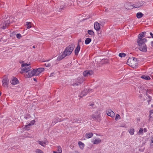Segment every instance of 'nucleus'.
Wrapping results in <instances>:
<instances>
[{"label": "nucleus", "mask_w": 153, "mask_h": 153, "mask_svg": "<svg viewBox=\"0 0 153 153\" xmlns=\"http://www.w3.org/2000/svg\"><path fill=\"white\" fill-rule=\"evenodd\" d=\"M53 152L54 153H59L58 152H56V151H53Z\"/></svg>", "instance_id": "nucleus-54"}, {"label": "nucleus", "mask_w": 153, "mask_h": 153, "mask_svg": "<svg viewBox=\"0 0 153 153\" xmlns=\"http://www.w3.org/2000/svg\"><path fill=\"white\" fill-rule=\"evenodd\" d=\"M44 70V68H40L37 69H33V71L31 72L30 75L29 74L28 75L27 77H32L34 75H39V74L43 72Z\"/></svg>", "instance_id": "nucleus-2"}, {"label": "nucleus", "mask_w": 153, "mask_h": 153, "mask_svg": "<svg viewBox=\"0 0 153 153\" xmlns=\"http://www.w3.org/2000/svg\"><path fill=\"white\" fill-rule=\"evenodd\" d=\"M77 80H78L77 81L78 83L80 84L83 81L84 79L82 78L79 77L77 79Z\"/></svg>", "instance_id": "nucleus-24"}, {"label": "nucleus", "mask_w": 153, "mask_h": 153, "mask_svg": "<svg viewBox=\"0 0 153 153\" xmlns=\"http://www.w3.org/2000/svg\"><path fill=\"white\" fill-rule=\"evenodd\" d=\"M36 152L37 153H43L42 151L39 149H37Z\"/></svg>", "instance_id": "nucleus-40"}, {"label": "nucleus", "mask_w": 153, "mask_h": 153, "mask_svg": "<svg viewBox=\"0 0 153 153\" xmlns=\"http://www.w3.org/2000/svg\"><path fill=\"white\" fill-rule=\"evenodd\" d=\"M80 84H79V83H78V82H77V83H74L73 84H72L71 85L73 86H78Z\"/></svg>", "instance_id": "nucleus-42"}, {"label": "nucleus", "mask_w": 153, "mask_h": 153, "mask_svg": "<svg viewBox=\"0 0 153 153\" xmlns=\"http://www.w3.org/2000/svg\"><path fill=\"white\" fill-rule=\"evenodd\" d=\"M93 73V72L92 71H84L83 72V75L85 76H90L92 75Z\"/></svg>", "instance_id": "nucleus-11"}, {"label": "nucleus", "mask_w": 153, "mask_h": 153, "mask_svg": "<svg viewBox=\"0 0 153 153\" xmlns=\"http://www.w3.org/2000/svg\"><path fill=\"white\" fill-rule=\"evenodd\" d=\"M39 144L41 146H44V145L46 143L45 141L43 142L41 141H38Z\"/></svg>", "instance_id": "nucleus-35"}, {"label": "nucleus", "mask_w": 153, "mask_h": 153, "mask_svg": "<svg viewBox=\"0 0 153 153\" xmlns=\"http://www.w3.org/2000/svg\"><path fill=\"white\" fill-rule=\"evenodd\" d=\"M151 45L153 47V41H152L151 42Z\"/></svg>", "instance_id": "nucleus-52"}, {"label": "nucleus", "mask_w": 153, "mask_h": 153, "mask_svg": "<svg viewBox=\"0 0 153 153\" xmlns=\"http://www.w3.org/2000/svg\"><path fill=\"white\" fill-rule=\"evenodd\" d=\"M144 2L142 1H140L136 2L134 4V7L138 8L142 6L144 4Z\"/></svg>", "instance_id": "nucleus-8"}, {"label": "nucleus", "mask_w": 153, "mask_h": 153, "mask_svg": "<svg viewBox=\"0 0 153 153\" xmlns=\"http://www.w3.org/2000/svg\"><path fill=\"white\" fill-rule=\"evenodd\" d=\"M146 33V32H143L140 33L137 40V42L139 46V49L141 51L146 52L147 50V46L145 43L147 41L146 38L142 39L145 36L144 34Z\"/></svg>", "instance_id": "nucleus-1"}, {"label": "nucleus", "mask_w": 153, "mask_h": 153, "mask_svg": "<svg viewBox=\"0 0 153 153\" xmlns=\"http://www.w3.org/2000/svg\"><path fill=\"white\" fill-rule=\"evenodd\" d=\"M150 34L151 36L152 37V38H153V34L152 32H150Z\"/></svg>", "instance_id": "nucleus-47"}, {"label": "nucleus", "mask_w": 153, "mask_h": 153, "mask_svg": "<svg viewBox=\"0 0 153 153\" xmlns=\"http://www.w3.org/2000/svg\"><path fill=\"white\" fill-rule=\"evenodd\" d=\"M101 141V140L100 138H98L97 139H95L93 141V143L94 144H97L100 143Z\"/></svg>", "instance_id": "nucleus-20"}, {"label": "nucleus", "mask_w": 153, "mask_h": 153, "mask_svg": "<svg viewBox=\"0 0 153 153\" xmlns=\"http://www.w3.org/2000/svg\"><path fill=\"white\" fill-rule=\"evenodd\" d=\"M33 80H34V81H36H36H37V80H36V78H33Z\"/></svg>", "instance_id": "nucleus-53"}, {"label": "nucleus", "mask_w": 153, "mask_h": 153, "mask_svg": "<svg viewBox=\"0 0 153 153\" xmlns=\"http://www.w3.org/2000/svg\"><path fill=\"white\" fill-rule=\"evenodd\" d=\"M78 144L81 149H83L84 146V144L81 141L78 142Z\"/></svg>", "instance_id": "nucleus-26"}, {"label": "nucleus", "mask_w": 153, "mask_h": 153, "mask_svg": "<svg viewBox=\"0 0 153 153\" xmlns=\"http://www.w3.org/2000/svg\"><path fill=\"white\" fill-rule=\"evenodd\" d=\"M33 48H35V46L34 45V46H33Z\"/></svg>", "instance_id": "nucleus-56"}, {"label": "nucleus", "mask_w": 153, "mask_h": 153, "mask_svg": "<svg viewBox=\"0 0 153 153\" xmlns=\"http://www.w3.org/2000/svg\"><path fill=\"white\" fill-rule=\"evenodd\" d=\"M90 119L93 120H96L100 122L101 120L100 113L98 112L94 114L91 115L90 117Z\"/></svg>", "instance_id": "nucleus-5"}, {"label": "nucleus", "mask_w": 153, "mask_h": 153, "mask_svg": "<svg viewBox=\"0 0 153 153\" xmlns=\"http://www.w3.org/2000/svg\"><path fill=\"white\" fill-rule=\"evenodd\" d=\"M132 60L131 58H129L127 62V64L130 66H133L134 63L132 62Z\"/></svg>", "instance_id": "nucleus-18"}, {"label": "nucleus", "mask_w": 153, "mask_h": 153, "mask_svg": "<svg viewBox=\"0 0 153 153\" xmlns=\"http://www.w3.org/2000/svg\"><path fill=\"white\" fill-rule=\"evenodd\" d=\"M22 67H29L30 66V64H27V63H23L22 64Z\"/></svg>", "instance_id": "nucleus-31"}, {"label": "nucleus", "mask_w": 153, "mask_h": 153, "mask_svg": "<svg viewBox=\"0 0 153 153\" xmlns=\"http://www.w3.org/2000/svg\"><path fill=\"white\" fill-rule=\"evenodd\" d=\"M91 39L90 38H87L85 41V44L86 45L89 44L91 41Z\"/></svg>", "instance_id": "nucleus-23"}, {"label": "nucleus", "mask_w": 153, "mask_h": 153, "mask_svg": "<svg viewBox=\"0 0 153 153\" xmlns=\"http://www.w3.org/2000/svg\"><path fill=\"white\" fill-rule=\"evenodd\" d=\"M128 131L131 135H133L134 134V129L133 128L130 129L128 130Z\"/></svg>", "instance_id": "nucleus-27"}, {"label": "nucleus", "mask_w": 153, "mask_h": 153, "mask_svg": "<svg viewBox=\"0 0 153 153\" xmlns=\"http://www.w3.org/2000/svg\"><path fill=\"white\" fill-rule=\"evenodd\" d=\"M106 113L108 116H110L112 117H114L115 116V114L110 109L107 110L106 111Z\"/></svg>", "instance_id": "nucleus-13"}, {"label": "nucleus", "mask_w": 153, "mask_h": 153, "mask_svg": "<svg viewBox=\"0 0 153 153\" xmlns=\"http://www.w3.org/2000/svg\"><path fill=\"white\" fill-rule=\"evenodd\" d=\"M149 38H151L150 37H148Z\"/></svg>", "instance_id": "nucleus-58"}, {"label": "nucleus", "mask_w": 153, "mask_h": 153, "mask_svg": "<svg viewBox=\"0 0 153 153\" xmlns=\"http://www.w3.org/2000/svg\"><path fill=\"white\" fill-rule=\"evenodd\" d=\"M10 82L13 85H16L19 83L18 79L14 77H13L12 81H10Z\"/></svg>", "instance_id": "nucleus-14"}, {"label": "nucleus", "mask_w": 153, "mask_h": 153, "mask_svg": "<svg viewBox=\"0 0 153 153\" xmlns=\"http://www.w3.org/2000/svg\"><path fill=\"white\" fill-rule=\"evenodd\" d=\"M2 85L4 87H8L9 79L6 76H4L2 80Z\"/></svg>", "instance_id": "nucleus-6"}, {"label": "nucleus", "mask_w": 153, "mask_h": 153, "mask_svg": "<svg viewBox=\"0 0 153 153\" xmlns=\"http://www.w3.org/2000/svg\"><path fill=\"white\" fill-rule=\"evenodd\" d=\"M45 66L47 67H50L51 65L50 63H45Z\"/></svg>", "instance_id": "nucleus-43"}, {"label": "nucleus", "mask_w": 153, "mask_h": 153, "mask_svg": "<svg viewBox=\"0 0 153 153\" xmlns=\"http://www.w3.org/2000/svg\"><path fill=\"white\" fill-rule=\"evenodd\" d=\"M93 134L90 132V133H86L85 135V137L87 138H90L93 136Z\"/></svg>", "instance_id": "nucleus-19"}, {"label": "nucleus", "mask_w": 153, "mask_h": 153, "mask_svg": "<svg viewBox=\"0 0 153 153\" xmlns=\"http://www.w3.org/2000/svg\"><path fill=\"white\" fill-rule=\"evenodd\" d=\"M19 63H22V64L24 63V62L23 61H20Z\"/></svg>", "instance_id": "nucleus-48"}, {"label": "nucleus", "mask_w": 153, "mask_h": 153, "mask_svg": "<svg viewBox=\"0 0 153 153\" xmlns=\"http://www.w3.org/2000/svg\"><path fill=\"white\" fill-rule=\"evenodd\" d=\"M80 49L79 44L77 45V47L74 50L75 54V55H77L79 52Z\"/></svg>", "instance_id": "nucleus-16"}, {"label": "nucleus", "mask_w": 153, "mask_h": 153, "mask_svg": "<svg viewBox=\"0 0 153 153\" xmlns=\"http://www.w3.org/2000/svg\"><path fill=\"white\" fill-rule=\"evenodd\" d=\"M6 19V20L4 21V22L3 21L2 28L3 29H5L6 28L8 27L10 23V22L9 20L7 19Z\"/></svg>", "instance_id": "nucleus-9"}, {"label": "nucleus", "mask_w": 153, "mask_h": 153, "mask_svg": "<svg viewBox=\"0 0 153 153\" xmlns=\"http://www.w3.org/2000/svg\"><path fill=\"white\" fill-rule=\"evenodd\" d=\"M67 56V55H66V54L64 53V51L62 53V54L61 55L58 56L57 58V59L58 60H61L63 58H64L66 56Z\"/></svg>", "instance_id": "nucleus-17"}, {"label": "nucleus", "mask_w": 153, "mask_h": 153, "mask_svg": "<svg viewBox=\"0 0 153 153\" xmlns=\"http://www.w3.org/2000/svg\"><path fill=\"white\" fill-rule=\"evenodd\" d=\"M120 115L118 114H117L116 115V117H115V120H117L118 119H120Z\"/></svg>", "instance_id": "nucleus-39"}, {"label": "nucleus", "mask_w": 153, "mask_h": 153, "mask_svg": "<svg viewBox=\"0 0 153 153\" xmlns=\"http://www.w3.org/2000/svg\"><path fill=\"white\" fill-rule=\"evenodd\" d=\"M31 126V124L29 123L28 125H26L25 127V129L27 130H30V126Z\"/></svg>", "instance_id": "nucleus-28"}, {"label": "nucleus", "mask_w": 153, "mask_h": 153, "mask_svg": "<svg viewBox=\"0 0 153 153\" xmlns=\"http://www.w3.org/2000/svg\"><path fill=\"white\" fill-rule=\"evenodd\" d=\"M16 36L17 38L18 39H20L21 37V35L19 33H18L16 34Z\"/></svg>", "instance_id": "nucleus-37"}, {"label": "nucleus", "mask_w": 153, "mask_h": 153, "mask_svg": "<svg viewBox=\"0 0 153 153\" xmlns=\"http://www.w3.org/2000/svg\"><path fill=\"white\" fill-rule=\"evenodd\" d=\"M94 105V102H91L89 103V105H88V106L89 108H91V107H93Z\"/></svg>", "instance_id": "nucleus-36"}, {"label": "nucleus", "mask_w": 153, "mask_h": 153, "mask_svg": "<svg viewBox=\"0 0 153 153\" xmlns=\"http://www.w3.org/2000/svg\"><path fill=\"white\" fill-rule=\"evenodd\" d=\"M126 56V54L125 53H121L119 54V56L121 57H125Z\"/></svg>", "instance_id": "nucleus-33"}, {"label": "nucleus", "mask_w": 153, "mask_h": 153, "mask_svg": "<svg viewBox=\"0 0 153 153\" xmlns=\"http://www.w3.org/2000/svg\"><path fill=\"white\" fill-rule=\"evenodd\" d=\"M143 14L141 12H138L136 14V16L137 18L140 19L143 16Z\"/></svg>", "instance_id": "nucleus-21"}, {"label": "nucleus", "mask_w": 153, "mask_h": 153, "mask_svg": "<svg viewBox=\"0 0 153 153\" xmlns=\"http://www.w3.org/2000/svg\"><path fill=\"white\" fill-rule=\"evenodd\" d=\"M140 88H141V89L142 88L141 87V86H140H140H139Z\"/></svg>", "instance_id": "nucleus-57"}, {"label": "nucleus", "mask_w": 153, "mask_h": 153, "mask_svg": "<svg viewBox=\"0 0 153 153\" xmlns=\"http://www.w3.org/2000/svg\"><path fill=\"white\" fill-rule=\"evenodd\" d=\"M139 151H141V152H143L144 151V149H139Z\"/></svg>", "instance_id": "nucleus-49"}, {"label": "nucleus", "mask_w": 153, "mask_h": 153, "mask_svg": "<svg viewBox=\"0 0 153 153\" xmlns=\"http://www.w3.org/2000/svg\"><path fill=\"white\" fill-rule=\"evenodd\" d=\"M143 131H144L145 132H146L147 131V129H146V128H144V129H143Z\"/></svg>", "instance_id": "nucleus-46"}, {"label": "nucleus", "mask_w": 153, "mask_h": 153, "mask_svg": "<svg viewBox=\"0 0 153 153\" xmlns=\"http://www.w3.org/2000/svg\"><path fill=\"white\" fill-rule=\"evenodd\" d=\"M88 33L91 36L94 35V32L92 30H88Z\"/></svg>", "instance_id": "nucleus-25"}, {"label": "nucleus", "mask_w": 153, "mask_h": 153, "mask_svg": "<svg viewBox=\"0 0 153 153\" xmlns=\"http://www.w3.org/2000/svg\"><path fill=\"white\" fill-rule=\"evenodd\" d=\"M71 121L73 123H80L81 122L82 120L81 118H78L77 119L74 116H71Z\"/></svg>", "instance_id": "nucleus-7"}, {"label": "nucleus", "mask_w": 153, "mask_h": 153, "mask_svg": "<svg viewBox=\"0 0 153 153\" xmlns=\"http://www.w3.org/2000/svg\"><path fill=\"white\" fill-rule=\"evenodd\" d=\"M69 153H79V152H77V151H75L73 152H70Z\"/></svg>", "instance_id": "nucleus-50"}, {"label": "nucleus", "mask_w": 153, "mask_h": 153, "mask_svg": "<svg viewBox=\"0 0 153 153\" xmlns=\"http://www.w3.org/2000/svg\"><path fill=\"white\" fill-rule=\"evenodd\" d=\"M81 42H82L81 39H79L78 41L77 45H78V44H79V43Z\"/></svg>", "instance_id": "nucleus-45"}, {"label": "nucleus", "mask_w": 153, "mask_h": 153, "mask_svg": "<svg viewBox=\"0 0 153 153\" xmlns=\"http://www.w3.org/2000/svg\"><path fill=\"white\" fill-rule=\"evenodd\" d=\"M35 120H33L32 121H31V122H30V123L31 124V125L32 124V125H33L35 123Z\"/></svg>", "instance_id": "nucleus-44"}, {"label": "nucleus", "mask_w": 153, "mask_h": 153, "mask_svg": "<svg viewBox=\"0 0 153 153\" xmlns=\"http://www.w3.org/2000/svg\"><path fill=\"white\" fill-rule=\"evenodd\" d=\"M1 41V40H0V42Z\"/></svg>", "instance_id": "nucleus-59"}, {"label": "nucleus", "mask_w": 153, "mask_h": 153, "mask_svg": "<svg viewBox=\"0 0 153 153\" xmlns=\"http://www.w3.org/2000/svg\"><path fill=\"white\" fill-rule=\"evenodd\" d=\"M92 89H89L88 90L87 89H85L83 91H82L79 97L81 98L83 96L86 95L87 94H88L90 91H92Z\"/></svg>", "instance_id": "nucleus-10"}, {"label": "nucleus", "mask_w": 153, "mask_h": 153, "mask_svg": "<svg viewBox=\"0 0 153 153\" xmlns=\"http://www.w3.org/2000/svg\"><path fill=\"white\" fill-rule=\"evenodd\" d=\"M125 7L126 9H131L134 8V4L132 5L131 3H126L125 4Z\"/></svg>", "instance_id": "nucleus-12"}, {"label": "nucleus", "mask_w": 153, "mask_h": 153, "mask_svg": "<svg viewBox=\"0 0 153 153\" xmlns=\"http://www.w3.org/2000/svg\"><path fill=\"white\" fill-rule=\"evenodd\" d=\"M94 28L97 31H99L100 29V24L98 22H95L94 24Z\"/></svg>", "instance_id": "nucleus-15"}, {"label": "nucleus", "mask_w": 153, "mask_h": 153, "mask_svg": "<svg viewBox=\"0 0 153 153\" xmlns=\"http://www.w3.org/2000/svg\"><path fill=\"white\" fill-rule=\"evenodd\" d=\"M16 35L15 32H13L10 33V36L11 37H14Z\"/></svg>", "instance_id": "nucleus-32"}, {"label": "nucleus", "mask_w": 153, "mask_h": 153, "mask_svg": "<svg viewBox=\"0 0 153 153\" xmlns=\"http://www.w3.org/2000/svg\"><path fill=\"white\" fill-rule=\"evenodd\" d=\"M151 141H152V143H153V137H152V138L151 139Z\"/></svg>", "instance_id": "nucleus-55"}, {"label": "nucleus", "mask_w": 153, "mask_h": 153, "mask_svg": "<svg viewBox=\"0 0 153 153\" xmlns=\"http://www.w3.org/2000/svg\"><path fill=\"white\" fill-rule=\"evenodd\" d=\"M54 74V73H52L51 74H50V76H53V75Z\"/></svg>", "instance_id": "nucleus-51"}, {"label": "nucleus", "mask_w": 153, "mask_h": 153, "mask_svg": "<svg viewBox=\"0 0 153 153\" xmlns=\"http://www.w3.org/2000/svg\"><path fill=\"white\" fill-rule=\"evenodd\" d=\"M143 128H140L139 129V130L138 132V133H139L140 134H142L143 133Z\"/></svg>", "instance_id": "nucleus-38"}, {"label": "nucleus", "mask_w": 153, "mask_h": 153, "mask_svg": "<svg viewBox=\"0 0 153 153\" xmlns=\"http://www.w3.org/2000/svg\"><path fill=\"white\" fill-rule=\"evenodd\" d=\"M57 149V152L59 153H61L62 151V150L61 147L60 146H58Z\"/></svg>", "instance_id": "nucleus-34"}, {"label": "nucleus", "mask_w": 153, "mask_h": 153, "mask_svg": "<svg viewBox=\"0 0 153 153\" xmlns=\"http://www.w3.org/2000/svg\"><path fill=\"white\" fill-rule=\"evenodd\" d=\"M26 25L27 26V28L29 29L31 27V23L30 22H27Z\"/></svg>", "instance_id": "nucleus-29"}, {"label": "nucleus", "mask_w": 153, "mask_h": 153, "mask_svg": "<svg viewBox=\"0 0 153 153\" xmlns=\"http://www.w3.org/2000/svg\"><path fill=\"white\" fill-rule=\"evenodd\" d=\"M65 8V7L64 6H61L60 7H59L57 8V9H58V11H60L61 10L64 9Z\"/></svg>", "instance_id": "nucleus-30"}, {"label": "nucleus", "mask_w": 153, "mask_h": 153, "mask_svg": "<svg viewBox=\"0 0 153 153\" xmlns=\"http://www.w3.org/2000/svg\"><path fill=\"white\" fill-rule=\"evenodd\" d=\"M133 59L132 60V62H133L134 63V62H137V59L135 57H132Z\"/></svg>", "instance_id": "nucleus-41"}, {"label": "nucleus", "mask_w": 153, "mask_h": 153, "mask_svg": "<svg viewBox=\"0 0 153 153\" xmlns=\"http://www.w3.org/2000/svg\"><path fill=\"white\" fill-rule=\"evenodd\" d=\"M24 68H23L22 69V70L20 71V73L21 74H23L24 72H25V77L26 78H29L30 77H27V76H28V75H30V74L31 72L33 71V70H30V68H31V66L29 67H23Z\"/></svg>", "instance_id": "nucleus-3"}, {"label": "nucleus", "mask_w": 153, "mask_h": 153, "mask_svg": "<svg viewBox=\"0 0 153 153\" xmlns=\"http://www.w3.org/2000/svg\"><path fill=\"white\" fill-rule=\"evenodd\" d=\"M141 78L146 80H148L150 79V78L149 76L142 75L141 77Z\"/></svg>", "instance_id": "nucleus-22"}, {"label": "nucleus", "mask_w": 153, "mask_h": 153, "mask_svg": "<svg viewBox=\"0 0 153 153\" xmlns=\"http://www.w3.org/2000/svg\"><path fill=\"white\" fill-rule=\"evenodd\" d=\"M75 47L74 44H72L66 47L64 51V53L66 54V55L69 56L72 53Z\"/></svg>", "instance_id": "nucleus-4"}]
</instances>
